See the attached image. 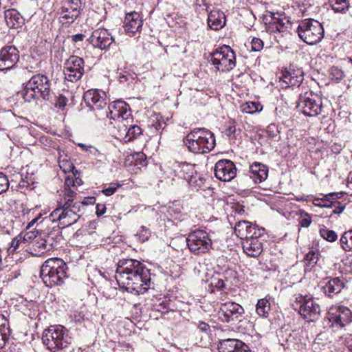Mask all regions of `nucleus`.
I'll list each match as a JSON object with an SVG mask.
<instances>
[{"mask_svg":"<svg viewBox=\"0 0 352 352\" xmlns=\"http://www.w3.org/2000/svg\"><path fill=\"white\" fill-rule=\"evenodd\" d=\"M98 89H89L85 92L83 99L87 107L94 112L96 120L103 122L104 125L116 122L118 128L123 122H133L129 104L122 100L113 101L109 104Z\"/></svg>","mask_w":352,"mask_h":352,"instance_id":"f257e3e1","label":"nucleus"},{"mask_svg":"<svg viewBox=\"0 0 352 352\" xmlns=\"http://www.w3.org/2000/svg\"><path fill=\"white\" fill-rule=\"evenodd\" d=\"M115 278L120 287L135 294H144L151 285L149 270L135 259L119 260Z\"/></svg>","mask_w":352,"mask_h":352,"instance_id":"f03ea898","label":"nucleus"},{"mask_svg":"<svg viewBox=\"0 0 352 352\" xmlns=\"http://www.w3.org/2000/svg\"><path fill=\"white\" fill-rule=\"evenodd\" d=\"M42 219V214H40L29 222L26 227L27 230H30L34 224L36 223L37 228L36 232L37 234H40V236L36 240L33 246L35 251L36 248L38 249V252L35 253L36 255L38 256L56 248L60 245V243L63 239L61 232L58 228L53 227L52 228H48L47 230H43V226H48V225L41 223V220Z\"/></svg>","mask_w":352,"mask_h":352,"instance_id":"7ed1b4c3","label":"nucleus"},{"mask_svg":"<svg viewBox=\"0 0 352 352\" xmlns=\"http://www.w3.org/2000/svg\"><path fill=\"white\" fill-rule=\"evenodd\" d=\"M188 151L195 154L210 153L215 146L216 141L212 132L206 128H196L184 139Z\"/></svg>","mask_w":352,"mask_h":352,"instance_id":"20e7f679","label":"nucleus"},{"mask_svg":"<svg viewBox=\"0 0 352 352\" xmlns=\"http://www.w3.org/2000/svg\"><path fill=\"white\" fill-rule=\"evenodd\" d=\"M67 270V265L63 260L59 258H51L42 265L40 276L43 283L48 287L60 286L68 278Z\"/></svg>","mask_w":352,"mask_h":352,"instance_id":"39448f33","label":"nucleus"},{"mask_svg":"<svg viewBox=\"0 0 352 352\" xmlns=\"http://www.w3.org/2000/svg\"><path fill=\"white\" fill-rule=\"evenodd\" d=\"M42 341L51 352H68L72 338L68 330L62 325L50 326L42 334Z\"/></svg>","mask_w":352,"mask_h":352,"instance_id":"423d86ee","label":"nucleus"},{"mask_svg":"<svg viewBox=\"0 0 352 352\" xmlns=\"http://www.w3.org/2000/svg\"><path fill=\"white\" fill-rule=\"evenodd\" d=\"M25 101L31 102L41 98L43 100H50L51 82L49 78L43 74L33 76L25 84L22 91Z\"/></svg>","mask_w":352,"mask_h":352,"instance_id":"0eeeda50","label":"nucleus"},{"mask_svg":"<svg viewBox=\"0 0 352 352\" xmlns=\"http://www.w3.org/2000/svg\"><path fill=\"white\" fill-rule=\"evenodd\" d=\"M297 32L305 43L311 45L320 42L324 34L322 25L311 19L301 21L298 26Z\"/></svg>","mask_w":352,"mask_h":352,"instance_id":"6e6552de","label":"nucleus"},{"mask_svg":"<svg viewBox=\"0 0 352 352\" xmlns=\"http://www.w3.org/2000/svg\"><path fill=\"white\" fill-rule=\"evenodd\" d=\"M292 307L308 322H314L319 318L320 307L312 297L299 295L295 298Z\"/></svg>","mask_w":352,"mask_h":352,"instance_id":"1a4fd4ad","label":"nucleus"},{"mask_svg":"<svg viewBox=\"0 0 352 352\" xmlns=\"http://www.w3.org/2000/svg\"><path fill=\"white\" fill-rule=\"evenodd\" d=\"M211 61L219 71L229 72L236 66V56L228 45H223L210 54Z\"/></svg>","mask_w":352,"mask_h":352,"instance_id":"9d476101","label":"nucleus"},{"mask_svg":"<svg viewBox=\"0 0 352 352\" xmlns=\"http://www.w3.org/2000/svg\"><path fill=\"white\" fill-rule=\"evenodd\" d=\"M69 204H58L57 208L50 215L43 218L41 223L49 225L52 222L58 221V227H68L77 222V216L70 210Z\"/></svg>","mask_w":352,"mask_h":352,"instance_id":"9b49d317","label":"nucleus"},{"mask_svg":"<svg viewBox=\"0 0 352 352\" xmlns=\"http://www.w3.org/2000/svg\"><path fill=\"white\" fill-rule=\"evenodd\" d=\"M186 241L189 250L196 255L208 252L212 246V241L208 234L203 230L190 232Z\"/></svg>","mask_w":352,"mask_h":352,"instance_id":"f8f14e48","label":"nucleus"},{"mask_svg":"<svg viewBox=\"0 0 352 352\" xmlns=\"http://www.w3.org/2000/svg\"><path fill=\"white\" fill-rule=\"evenodd\" d=\"M297 107L307 116H316L321 113L322 109V99L312 91L300 94Z\"/></svg>","mask_w":352,"mask_h":352,"instance_id":"ddd939ff","label":"nucleus"},{"mask_svg":"<svg viewBox=\"0 0 352 352\" xmlns=\"http://www.w3.org/2000/svg\"><path fill=\"white\" fill-rule=\"evenodd\" d=\"M244 314L243 307L235 302L228 301L220 306L219 317L223 322L234 324L241 322L244 318Z\"/></svg>","mask_w":352,"mask_h":352,"instance_id":"4468645a","label":"nucleus"},{"mask_svg":"<svg viewBox=\"0 0 352 352\" xmlns=\"http://www.w3.org/2000/svg\"><path fill=\"white\" fill-rule=\"evenodd\" d=\"M85 73V61L76 56H71L65 62L64 74L65 79L71 82L79 80Z\"/></svg>","mask_w":352,"mask_h":352,"instance_id":"2eb2a0df","label":"nucleus"},{"mask_svg":"<svg viewBox=\"0 0 352 352\" xmlns=\"http://www.w3.org/2000/svg\"><path fill=\"white\" fill-rule=\"evenodd\" d=\"M328 320L330 327L342 328L352 321V312L344 306L331 308L328 313Z\"/></svg>","mask_w":352,"mask_h":352,"instance_id":"dca6fc26","label":"nucleus"},{"mask_svg":"<svg viewBox=\"0 0 352 352\" xmlns=\"http://www.w3.org/2000/svg\"><path fill=\"white\" fill-rule=\"evenodd\" d=\"M279 78L283 87H298L304 80V72L302 69H295L293 66H289L282 72Z\"/></svg>","mask_w":352,"mask_h":352,"instance_id":"f3484780","label":"nucleus"},{"mask_svg":"<svg viewBox=\"0 0 352 352\" xmlns=\"http://www.w3.org/2000/svg\"><path fill=\"white\" fill-rule=\"evenodd\" d=\"M19 60V52L13 45H8L0 50V71L12 69Z\"/></svg>","mask_w":352,"mask_h":352,"instance_id":"a211bd4d","label":"nucleus"},{"mask_svg":"<svg viewBox=\"0 0 352 352\" xmlns=\"http://www.w3.org/2000/svg\"><path fill=\"white\" fill-rule=\"evenodd\" d=\"M215 177L223 182H230L236 177L235 164L230 160H219L214 166Z\"/></svg>","mask_w":352,"mask_h":352,"instance_id":"6ab92c4d","label":"nucleus"},{"mask_svg":"<svg viewBox=\"0 0 352 352\" xmlns=\"http://www.w3.org/2000/svg\"><path fill=\"white\" fill-rule=\"evenodd\" d=\"M89 41L94 47L107 50L114 42V38L107 30L97 29L92 32Z\"/></svg>","mask_w":352,"mask_h":352,"instance_id":"aec40b11","label":"nucleus"},{"mask_svg":"<svg viewBox=\"0 0 352 352\" xmlns=\"http://www.w3.org/2000/svg\"><path fill=\"white\" fill-rule=\"evenodd\" d=\"M173 170L175 177L186 180L190 185L192 186L197 182L194 165L187 162H175L173 165Z\"/></svg>","mask_w":352,"mask_h":352,"instance_id":"412c9836","label":"nucleus"},{"mask_svg":"<svg viewBox=\"0 0 352 352\" xmlns=\"http://www.w3.org/2000/svg\"><path fill=\"white\" fill-rule=\"evenodd\" d=\"M346 283V280L343 277L330 278L322 287V291L325 296L332 298L341 292Z\"/></svg>","mask_w":352,"mask_h":352,"instance_id":"4be33fe9","label":"nucleus"},{"mask_svg":"<svg viewBox=\"0 0 352 352\" xmlns=\"http://www.w3.org/2000/svg\"><path fill=\"white\" fill-rule=\"evenodd\" d=\"M143 24L139 13L132 12L126 14L124 21V30L132 36L137 32L140 31Z\"/></svg>","mask_w":352,"mask_h":352,"instance_id":"5701e85b","label":"nucleus"},{"mask_svg":"<svg viewBox=\"0 0 352 352\" xmlns=\"http://www.w3.org/2000/svg\"><path fill=\"white\" fill-rule=\"evenodd\" d=\"M123 122L119 129V133L125 142L133 141L142 134V129L135 124Z\"/></svg>","mask_w":352,"mask_h":352,"instance_id":"b1692460","label":"nucleus"},{"mask_svg":"<svg viewBox=\"0 0 352 352\" xmlns=\"http://www.w3.org/2000/svg\"><path fill=\"white\" fill-rule=\"evenodd\" d=\"M249 176L254 183H261L268 176V167L260 162H254L250 166Z\"/></svg>","mask_w":352,"mask_h":352,"instance_id":"393cba45","label":"nucleus"},{"mask_svg":"<svg viewBox=\"0 0 352 352\" xmlns=\"http://www.w3.org/2000/svg\"><path fill=\"white\" fill-rule=\"evenodd\" d=\"M244 252L249 256L257 257L263 251V243L260 239H245L242 241Z\"/></svg>","mask_w":352,"mask_h":352,"instance_id":"a878e982","label":"nucleus"},{"mask_svg":"<svg viewBox=\"0 0 352 352\" xmlns=\"http://www.w3.org/2000/svg\"><path fill=\"white\" fill-rule=\"evenodd\" d=\"M226 15L220 10H212L208 17V25L212 30H219L226 25Z\"/></svg>","mask_w":352,"mask_h":352,"instance_id":"bb28decb","label":"nucleus"},{"mask_svg":"<svg viewBox=\"0 0 352 352\" xmlns=\"http://www.w3.org/2000/svg\"><path fill=\"white\" fill-rule=\"evenodd\" d=\"M343 195V192H331L324 195L322 198H315L313 204L316 206L323 208H331L335 206L336 200L340 199Z\"/></svg>","mask_w":352,"mask_h":352,"instance_id":"cd10ccee","label":"nucleus"},{"mask_svg":"<svg viewBox=\"0 0 352 352\" xmlns=\"http://www.w3.org/2000/svg\"><path fill=\"white\" fill-rule=\"evenodd\" d=\"M5 19L7 25L10 28H18L24 23L22 16L15 9L6 10L5 12Z\"/></svg>","mask_w":352,"mask_h":352,"instance_id":"c85d7f7f","label":"nucleus"},{"mask_svg":"<svg viewBox=\"0 0 352 352\" xmlns=\"http://www.w3.org/2000/svg\"><path fill=\"white\" fill-rule=\"evenodd\" d=\"M76 188H64L59 194L58 204H69L76 199Z\"/></svg>","mask_w":352,"mask_h":352,"instance_id":"c756f323","label":"nucleus"},{"mask_svg":"<svg viewBox=\"0 0 352 352\" xmlns=\"http://www.w3.org/2000/svg\"><path fill=\"white\" fill-rule=\"evenodd\" d=\"M60 19L65 21V23L68 24H72L74 21L79 16L80 14H78V12L74 9H72L71 7L67 6L65 4L62 8V10L60 12Z\"/></svg>","mask_w":352,"mask_h":352,"instance_id":"7c9ffc66","label":"nucleus"},{"mask_svg":"<svg viewBox=\"0 0 352 352\" xmlns=\"http://www.w3.org/2000/svg\"><path fill=\"white\" fill-rule=\"evenodd\" d=\"M271 311V305L268 300L262 298L258 300L256 305V314L262 318H267Z\"/></svg>","mask_w":352,"mask_h":352,"instance_id":"2f4dec72","label":"nucleus"},{"mask_svg":"<svg viewBox=\"0 0 352 352\" xmlns=\"http://www.w3.org/2000/svg\"><path fill=\"white\" fill-rule=\"evenodd\" d=\"M235 344H239L238 339L228 338L221 340L218 344V350L219 352H233Z\"/></svg>","mask_w":352,"mask_h":352,"instance_id":"473e14b6","label":"nucleus"},{"mask_svg":"<svg viewBox=\"0 0 352 352\" xmlns=\"http://www.w3.org/2000/svg\"><path fill=\"white\" fill-rule=\"evenodd\" d=\"M59 166L65 173H72L74 176L79 175L80 172L75 169V166L70 161L60 156L58 158Z\"/></svg>","mask_w":352,"mask_h":352,"instance_id":"72a5a7b5","label":"nucleus"},{"mask_svg":"<svg viewBox=\"0 0 352 352\" xmlns=\"http://www.w3.org/2000/svg\"><path fill=\"white\" fill-rule=\"evenodd\" d=\"M340 243L344 251L349 252L352 250V230L344 232L340 238Z\"/></svg>","mask_w":352,"mask_h":352,"instance_id":"f704fd0d","label":"nucleus"},{"mask_svg":"<svg viewBox=\"0 0 352 352\" xmlns=\"http://www.w3.org/2000/svg\"><path fill=\"white\" fill-rule=\"evenodd\" d=\"M336 12H345L349 8V0H329Z\"/></svg>","mask_w":352,"mask_h":352,"instance_id":"c9c22d12","label":"nucleus"},{"mask_svg":"<svg viewBox=\"0 0 352 352\" xmlns=\"http://www.w3.org/2000/svg\"><path fill=\"white\" fill-rule=\"evenodd\" d=\"M251 223L247 221H241L237 222L234 226V232L236 235L241 239H244V234L248 230V228L250 226Z\"/></svg>","mask_w":352,"mask_h":352,"instance_id":"e433bc0d","label":"nucleus"},{"mask_svg":"<svg viewBox=\"0 0 352 352\" xmlns=\"http://www.w3.org/2000/svg\"><path fill=\"white\" fill-rule=\"evenodd\" d=\"M321 237L329 242H334L338 239V235L335 231L327 229L325 226L321 228L319 230Z\"/></svg>","mask_w":352,"mask_h":352,"instance_id":"4c0bfd02","label":"nucleus"},{"mask_svg":"<svg viewBox=\"0 0 352 352\" xmlns=\"http://www.w3.org/2000/svg\"><path fill=\"white\" fill-rule=\"evenodd\" d=\"M263 109V106L258 102H246L243 111L247 113L252 114L255 112H259Z\"/></svg>","mask_w":352,"mask_h":352,"instance_id":"58836bf2","label":"nucleus"},{"mask_svg":"<svg viewBox=\"0 0 352 352\" xmlns=\"http://www.w3.org/2000/svg\"><path fill=\"white\" fill-rule=\"evenodd\" d=\"M70 210H72L74 214L77 216V219L78 220L80 217L83 214L85 210L83 208V204L78 201H71L70 202Z\"/></svg>","mask_w":352,"mask_h":352,"instance_id":"ea45409f","label":"nucleus"},{"mask_svg":"<svg viewBox=\"0 0 352 352\" xmlns=\"http://www.w3.org/2000/svg\"><path fill=\"white\" fill-rule=\"evenodd\" d=\"M319 255L318 252L309 251L305 256L307 264L311 267L315 266L319 261Z\"/></svg>","mask_w":352,"mask_h":352,"instance_id":"a19ab883","label":"nucleus"},{"mask_svg":"<svg viewBox=\"0 0 352 352\" xmlns=\"http://www.w3.org/2000/svg\"><path fill=\"white\" fill-rule=\"evenodd\" d=\"M151 235V232L145 226H141L136 234V236L141 242L147 241Z\"/></svg>","mask_w":352,"mask_h":352,"instance_id":"79ce46f5","label":"nucleus"},{"mask_svg":"<svg viewBox=\"0 0 352 352\" xmlns=\"http://www.w3.org/2000/svg\"><path fill=\"white\" fill-rule=\"evenodd\" d=\"M132 158L135 165L144 166L146 165V157L142 152L135 153L132 155Z\"/></svg>","mask_w":352,"mask_h":352,"instance_id":"37998d69","label":"nucleus"},{"mask_svg":"<svg viewBox=\"0 0 352 352\" xmlns=\"http://www.w3.org/2000/svg\"><path fill=\"white\" fill-rule=\"evenodd\" d=\"M82 4V0H70L65 3L67 6L71 7L72 9H74V11L76 10L78 14H80V11L83 10Z\"/></svg>","mask_w":352,"mask_h":352,"instance_id":"c03bdc74","label":"nucleus"},{"mask_svg":"<svg viewBox=\"0 0 352 352\" xmlns=\"http://www.w3.org/2000/svg\"><path fill=\"white\" fill-rule=\"evenodd\" d=\"M330 75L332 79L337 81L342 80L344 76L342 70L338 67H332L330 69Z\"/></svg>","mask_w":352,"mask_h":352,"instance_id":"a18cd8bd","label":"nucleus"},{"mask_svg":"<svg viewBox=\"0 0 352 352\" xmlns=\"http://www.w3.org/2000/svg\"><path fill=\"white\" fill-rule=\"evenodd\" d=\"M21 242V236H17L15 238H14L12 240L10 247L8 249V252H9V254H14L16 252V250H17V248H19Z\"/></svg>","mask_w":352,"mask_h":352,"instance_id":"49530a36","label":"nucleus"},{"mask_svg":"<svg viewBox=\"0 0 352 352\" xmlns=\"http://www.w3.org/2000/svg\"><path fill=\"white\" fill-rule=\"evenodd\" d=\"M263 41L259 38H253L251 42L252 50L259 52L263 48Z\"/></svg>","mask_w":352,"mask_h":352,"instance_id":"de8ad7c7","label":"nucleus"},{"mask_svg":"<svg viewBox=\"0 0 352 352\" xmlns=\"http://www.w3.org/2000/svg\"><path fill=\"white\" fill-rule=\"evenodd\" d=\"M67 102V98L65 96L60 94L56 97L55 107L60 109H63L66 107Z\"/></svg>","mask_w":352,"mask_h":352,"instance_id":"09e8293b","label":"nucleus"},{"mask_svg":"<svg viewBox=\"0 0 352 352\" xmlns=\"http://www.w3.org/2000/svg\"><path fill=\"white\" fill-rule=\"evenodd\" d=\"M9 187V182L7 177L0 173V194L6 191Z\"/></svg>","mask_w":352,"mask_h":352,"instance_id":"8fccbe9b","label":"nucleus"},{"mask_svg":"<svg viewBox=\"0 0 352 352\" xmlns=\"http://www.w3.org/2000/svg\"><path fill=\"white\" fill-rule=\"evenodd\" d=\"M118 186L119 185L116 183H111L107 188H104L102 192L106 196H111L116 192Z\"/></svg>","mask_w":352,"mask_h":352,"instance_id":"3c124183","label":"nucleus"},{"mask_svg":"<svg viewBox=\"0 0 352 352\" xmlns=\"http://www.w3.org/2000/svg\"><path fill=\"white\" fill-rule=\"evenodd\" d=\"M64 188H76V184H75L74 178L73 175L72 177L71 176L66 177L65 181V184H64Z\"/></svg>","mask_w":352,"mask_h":352,"instance_id":"603ef678","label":"nucleus"},{"mask_svg":"<svg viewBox=\"0 0 352 352\" xmlns=\"http://www.w3.org/2000/svg\"><path fill=\"white\" fill-rule=\"evenodd\" d=\"M265 230L263 228H258L256 226L254 227V230H253V236L252 239H259L264 235Z\"/></svg>","mask_w":352,"mask_h":352,"instance_id":"864d4df0","label":"nucleus"},{"mask_svg":"<svg viewBox=\"0 0 352 352\" xmlns=\"http://www.w3.org/2000/svg\"><path fill=\"white\" fill-rule=\"evenodd\" d=\"M125 74H120V76L118 77L119 82L120 83H125L128 82L131 79H133L132 76L126 72H124Z\"/></svg>","mask_w":352,"mask_h":352,"instance_id":"5fc2aeb1","label":"nucleus"},{"mask_svg":"<svg viewBox=\"0 0 352 352\" xmlns=\"http://www.w3.org/2000/svg\"><path fill=\"white\" fill-rule=\"evenodd\" d=\"M278 30L279 29H278V28H277L276 23L275 22V19H274V17H272V20L269 22L267 31L272 33V32H278Z\"/></svg>","mask_w":352,"mask_h":352,"instance_id":"6e6d98bb","label":"nucleus"},{"mask_svg":"<svg viewBox=\"0 0 352 352\" xmlns=\"http://www.w3.org/2000/svg\"><path fill=\"white\" fill-rule=\"evenodd\" d=\"M333 207H335V209L333 210L332 213L333 214H340L345 208V205L342 204L341 203L336 201L335 206H333Z\"/></svg>","mask_w":352,"mask_h":352,"instance_id":"4d7b16f0","label":"nucleus"},{"mask_svg":"<svg viewBox=\"0 0 352 352\" xmlns=\"http://www.w3.org/2000/svg\"><path fill=\"white\" fill-rule=\"evenodd\" d=\"M0 331H9L6 319L1 315H0Z\"/></svg>","mask_w":352,"mask_h":352,"instance_id":"13d9d810","label":"nucleus"},{"mask_svg":"<svg viewBox=\"0 0 352 352\" xmlns=\"http://www.w3.org/2000/svg\"><path fill=\"white\" fill-rule=\"evenodd\" d=\"M255 225L250 224V226L248 228V230L246 233H245L244 239H241L243 241L245 239H252L253 236V230H254Z\"/></svg>","mask_w":352,"mask_h":352,"instance_id":"bf43d9fd","label":"nucleus"},{"mask_svg":"<svg viewBox=\"0 0 352 352\" xmlns=\"http://www.w3.org/2000/svg\"><path fill=\"white\" fill-rule=\"evenodd\" d=\"M8 331H0V349H2L7 341V333Z\"/></svg>","mask_w":352,"mask_h":352,"instance_id":"052dcab7","label":"nucleus"},{"mask_svg":"<svg viewBox=\"0 0 352 352\" xmlns=\"http://www.w3.org/2000/svg\"><path fill=\"white\" fill-rule=\"evenodd\" d=\"M96 199L94 197H86L80 203L83 204V208L85 209V206L88 205H93L95 204Z\"/></svg>","mask_w":352,"mask_h":352,"instance_id":"680f3d73","label":"nucleus"},{"mask_svg":"<svg viewBox=\"0 0 352 352\" xmlns=\"http://www.w3.org/2000/svg\"><path fill=\"white\" fill-rule=\"evenodd\" d=\"M96 209L97 216L100 217L105 213L106 206L104 204H97Z\"/></svg>","mask_w":352,"mask_h":352,"instance_id":"e2e57ef3","label":"nucleus"},{"mask_svg":"<svg viewBox=\"0 0 352 352\" xmlns=\"http://www.w3.org/2000/svg\"><path fill=\"white\" fill-rule=\"evenodd\" d=\"M274 19H275V22L276 23L278 29H279L278 32H283L286 29V27L285 26V23L283 22L282 20H280L279 19H277L275 17H274Z\"/></svg>","mask_w":352,"mask_h":352,"instance_id":"0e129e2a","label":"nucleus"},{"mask_svg":"<svg viewBox=\"0 0 352 352\" xmlns=\"http://www.w3.org/2000/svg\"><path fill=\"white\" fill-rule=\"evenodd\" d=\"M84 38H85V35L82 34H77L73 35L72 36V41L75 43L82 41Z\"/></svg>","mask_w":352,"mask_h":352,"instance_id":"69168bd1","label":"nucleus"},{"mask_svg":"<svg viewBox=\"0 0 352 352\" xmlns=\"http://www.w3.org/2000/svg\"><path fill=\"white\" fill-rule=\"evenodd\" d=\"M198 328L201 331L206 332L209 329V325L204 322H199Z\"/></svg>","mask_w":352,"mask_h":352,"instance_id":"338daca9","label":"nucleus"},{"mask_svg":"<svg viewBox=\"0 0 352 352\" xmlns=\"http://www.w3.org/2000/svg\"><path fill=\"white\" fill-rule=\"evenodd\" d=\"M215 287H217L219 289H223L226 288V283L223 280L219 279L216 283H214Z\"/></svg>","mask_w":352,"mask_h":352,"instance_id":"774afa93","label":"nucleus"}]
</instances>
